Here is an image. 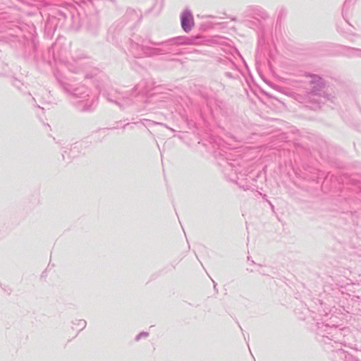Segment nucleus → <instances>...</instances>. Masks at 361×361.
<instances>
[{
	"mask_svg": "<svg viewBox=\"0 0 361 361\" xmlns=\"http://www.w3.org/2000/svg\"><path fill=\"white\" fill-rule=\"evenodd\" d=\"M181 25L185 32H189L194 25V20L190 12L185 11L181 15Z\"/></svg>",
	"mask_w": 361,
	"mask_h": 361,
	"instance_id": "nucleus-1",
	"label": "nucleus"
}]
</instances>
